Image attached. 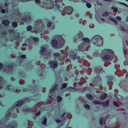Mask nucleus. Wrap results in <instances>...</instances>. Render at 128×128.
<instances>
[{"label": "nucleus", "instance_id": "nucleus-6", "mask_svg": "<svg viewBox=\"0 0 128 128\" xmlns=\"http://www.w3.org/2000/svg\"><path fill=\"white\" fill-rule=\"evenodd\" d=\"M102 52L103 53H105L106 54H109L112 55V58L113 59L114 57V54L112 50L110 49H105Z\"/></svg>", "mask_w": 128, "mask_h": 128}, {"label": "nucleus", "instance_id": "nucleus-57", "mask_svg": "<svg viewBox=\"0 0 128 128\" xmlns=\"http://www.w3.org/2000/svg\"><path fill=\"white\" fill-rule=\"evenodd\" d=\"M126 45H124V46H123V51H124L125 50V47L126 46Z\"/></svg>", "mask_w": 128, "mask_h": 128}, {"label": "nucleus", "instance_id": "nucleus-14", "mask_svg": "<svg viewBox=\"0 0 128 128\" xmlns=\"http://www.w3.org/2000/svg\"><path fill=\"white\" fill-rule=\"evenodd\" d=\"M83 40L84 43L85 44V45L86 46L89 45V40L88 38H83Z\"/></svg>", "mask_w": 128, "mask_h": 128}, {"label": "nucleus", "instance_id": "nucleus-23", "mask_svg": "<svg viewBox=\"0 0 128 128\" xmlns=\"http://www.w3.org/2000/svg\"><path fill=\"white\" fill-rule=\"evenodd\" d=\"M108 80L109 81V82H112V80H113V78L112 76H109L108 77Z\"/></svg>", "mask_w": 128, "mask_h": 128}, {"label": "nucleus", "instance_id": "nucleus-37", "mask_svg": "<svg viewBox=\"0 0 128 128\" xmlns=\"http://www.w3.org/2000/svg\"><path fill=\"white\" fill-rule=\"evenodd\" d=\"M112 9L113 10L114 9V12H117L118 11V9L116 8H114V7H112Z\"/></svg>", "mask_w": 128, "mask_h": 128}, {"label": "nucleus", "instance_id": "nucleus-32", "mask_svg": "<svg viewBox=\"0 0 128 128\" xmlns=\"http://www.w3.org/2000/svg\"><path fill=\"white\" fill-rule=\"evenodd\" d=\"M40 22H38L37 23V25H38V27H39V28H40V26L42 27V22H41V21H40Z\"/></svg>", "mask_w": 128, "mask_h": 128}, {"label": "nucleus", "instance_id": "nucleus-58", "mask_svg": "<svg viewBox=\"0 0 128 128\" xmlns=\"http://www.w3.org/2000/svg\"><path fill=\"white\" fill-rule=\"evenodd\" d=\"M66 112H64L63 114H62L61 117H63L66 114Z\"/></svg>", "mask_w": 128, "mask_h": 128}, {"label": "nucleus", "instance_id": "nucleus-62", "mask_svg": "<svg viewBox=\"0 0 128 128\" xmlns=\"http://www.w3.org/2000/svg\"><path fill=\"white\" fill-rule=\"evenodd\" d=\"M126 21L128 22V16L126 19Z\"/></svg>", "mask_w": 128, "mask_h": 128}, {"label": "nucleus", "instance_id": "nucleus-55", "mask_svg": "<svg viewBox=\"0 0 128 128\" xmlns=\"http://www.w3.org/2000/svg\"><path fill=\"white\" fill-rule=\"evenodd\" d=\"M4 6L6 7H8V3L5 2L4 4Z\"/></svg>", "mask_w": 128, "mask_h": 128}, {"label": "nucleus", "instance_id": "nucleus-26", "mask_svg": "<svg viewBox=\"0 0 128 128\" xmlns=\"http://www.w3.org/2000/svg\"><path fill=\"white\" fill-rule=\"evenodd\" d=\"M46 50V48L44 47H41L40 50V52L41 53H42L44 51Z\"/></svg>", "mask_w": 128, "mask_h": 128}, {"label": "nucleus", "instance_id": "nucleus-59", "mask_svg": "<svg viewBox=\"0 0 128 128\" xmlns=\"http://www.w3.org/2000/svg\"><path fill=\"white\" fill-rule=\"evenodd\" d=\"M7 34V33L6 32H4V33L2 34V36H4L6 35Z\"/></svg>", "mask_w": 128, "mask_h": 128}, {"label": "nucleus", "instance_id": "nucleus-60", "mask_svg": "<svg viewBox=\"0 0 128 128\" xmlns=\"http://www.w3.org/2000/svg\"><path fill=\"white\" fill-rule=\"evenodd\" d=\"M44 28L43 26H42V28H41V30L40 31V32H42L44 30Z\"/></svg>", "mask_w": 128, "mask_h": 128}, {"label": "nucleus", "instance_id": "nucleus-31", "mask_svg": "<svg viewBox=\"0 0 128 128\" xmlns=\"http://www.w3.org/2000/svg\"><path fill=\"white\" fill-rule=\"evenodd\" d=\"M10 67H8V68H9L8 69H6V70H7L8 71L10 72L11 70L13 68V65H10Z\"/></svg>", "mask_w": 128, "mask_h": 128}, {"label": "nucleus", "instance_id": "nucleus-2", "mask_svg": "<svg viewBox=\"0 0 128 128\" xmlns=\"http://www.w3.org/2000/svg\"><path fill=\"white\" fill-rule=\"evenodd\" d=\"M64 43V40L62 37L60 38L58 42L56 39H53L51 42V44L52 47L54 48H57L58 49L62 48Z\"/></svg>", "mask_w": 128, "mask_h": 128}, {"label": "nucleus", "instance_id": "nucleus-19", "mask_svg": "<svg viewBox=\"0 0 128 128\" xmlns=\"http://www.w3.org/2000/svg\"><path fill=\"white\" fill-rule=\"evenodd\" d=\"M93 103L95 104L99 105L102 104V102L98 100H94L93 102Z\"/></svg>", "mask_w": 128, "mask_h": 128}, {"label": "nucleus", "instance_id": "nucleus-9", "mask_svg": "<svg viewBox=\"0 0 128 128\" xmlns=\"http://www.w3.org/2000/svg\"><path fill=\"white\" fill-rule=\"evenodd\" d=\"M109 102L110 100H108L104 102H102V104L103 107H108L109 106Z\"/></svg>", "mask_w": 128, "mask_h": 128}, {"label": "nucleus", "instance_id": "nucleus-20", "mask_svg": "<svg viewBox=\"0 0 128 128\" xmlns=\"http://www.w3.org/2000/svg\"><path fill=\"white\" fill-rule=\"evenodd\" d=\"M16 36H17L14 39L17 41H18L20 40L18 38L20 37V34L19 32H17L16 34Z\"/></svg>", "mask_w": 128, "mask_h": 128}, {"label": "nucleus", "instance_id": "nucleus-29", "mask_svg": "<svg viewBox=\"0 0 128 128\" xmlns=\"http://www.w3.org/2000/svg\"><path fill=\"white\" fill-rule=\"evenodd\" d=\"M113 104L114 106L116 107H118L120 106V105L116 101H114L113 102Z\"/></svg>", "mask_w": 128, "mask_h": 128}, {"label": "nucleus", "instance_id": "nucleus-40", "mask_svg": "<svg viewBox=\"0 0 128 128\" xmlns=\"http://www.w3.org/2000/svg\"><path fill=\"white\" fill-rule=\"evenodd\" d=\"M40 111H38V112H37L35 114V116H36L38 117L40 115Z\"/></svg>", "mask_w": 128, "mask_h": 128}, {"label": "nucleus", "instance_id": "nucleus-64", "mask_svg": "<svg viewBox=\"0 0 128 128\" xmlns=\"http://www.w3.org/2000/svg\"><path fill=\"white\" fill-rule=\"evenodd\" d=\"M101 20L103 22H104L105 21V20L104 18H101Z\"/></svg>", "mask_w": 128, "mask_h": 128}, {"label": "nucleus", "instance_id": "nucleus-27", "mask_svg": "<svg viewBox=\"0 0 128 128\" xmlns=\"http://www.w3.org/2000/svg\"><path fill=\"white\" fill-rule=\"evenodd\" d=\"M67 86V84L66 83H64L63 84L62 87L61 88V90H62L64 88H66Z\"/></svg>", "mask_w": 128, "mask_h": 128}, {"label": "nucleus", "instance_id": "nucleus-42", "mask_svg": "<svg viewBox=\"0 0 128 128\" xmlns=\"http://www.w3.org/2000/svg\"><path fill=\"white\" fill-rule=\"evenodd\" d=\"M20 57L22 59H25L26 58V55H23L20 56Z\"/></svg>", "mask_w": 128, "mask_h": 128}, {"label": "nucleus", "instance_id": "nucleus-18", "mask_svg": "<svg viewBox=\"0 0 128 128\" xmlns=\"http://www.w3.org/2000/svg\"><path fill=\"white\" fill-rule=\"evenodd\" d=\"M107 96V94L106 93H104L100 95V98L101 99H104L106 98Z\"/></svg>", "mask_w": 128, "mask_h": 128}, {"label": "nucleus", "instance_id": "nucleus-41", "mask_svg": "<svg viewBox=\"0 0 128 128\" xmlns=\"http://www.w3.org/2000/svg\"><path fill=\"white\" fill-rule=\"evenodd\" d=\"M120 29L121 30H122L123 31H124V32H125L126 31V30L124 28L123 26L120 27Z\"/></svg>", "mask_w": 128, "mask_h": 128}, {"label": "nucleus", "instance_id": "nucleus-3", "mask_svg": "<svg viewBox=\"0 0 128 128\" xmlns=\"http://www.w3.org/2000/svg\"><path fill=\"white\" fill-rule=\"evenodd\" d=\"M91 42L94 45L100 46L103 44V39L102 37L99 35H96L91 39Z\"/></svg>", "mask_w": 128, "mask_h": 128}, {"label": "nucleus", "instance_id": "nucleus-51", "mask_svg": "<svg viewBox=\"0 0 128 128\" xmlns=\"http://www.w3.org/2000/svg\"><path fill=\"white\" fill-rule=\"evenodd\" d=\"M122 114L125 116H126L127 114V113L126 112H122Z\"/></svg>", "mask_w": 128, "mask_h": 128}, {"label": "nucleus", "instance_id": "nucleus-16", "mask_svg": "<svg viewBox=\"0 0 128 128\" xmlns=\"http://www.w3.org/2000/svg\"><path fill=\"white\" fill-rule=\"evenodd\" d=\"M84 44H81L78 46V50L79 51H82L84 50H85V46L84 47H82V46Z\"/></svg>", "mask_w": 128, "mask_h": 128}, {"label": "nucleus", "instance_id": "nucleus-25", "mask_svg": "<svg viewBox=\"0 0 128 128\" xmlns=\"http://www.w3.org/2000/svg\"><path fill=\"white\" fill-rule=\"evenodd\" d=\"M47 122V119L46 118H45L43 122H42V124L44 125H46Z\"/></svg>", "mask_w": 128, "mask_h": 128}, {"label": "nucleus", "instance_id": "nucleus-21", "mask_svg": "<svg viewBox=\"0 0 128 128\" xmlns=\"http://www.w3.org/2000/svg\"><path fill=\"white\" fill-rule=\"evenodd\" d=\"M57 102H59L62 100V98L60 96H58L57 97Z\"/></svg>", "mask_w": 128, "mask_h": 128}, {"label": "nucleus", "instance_id": "nucleus-30", "mask_svg": "<svg viewBox=\"0 0 128 128\" xmlns=\"http://www.w3.org/2000/svg\"><path fill=\"white\" fill-rule=\"evenodd\" d=\"M84 107L87 109H90V106L88 104H84Z\"/></svg>", "mask_w": 128, "mask_h": 128}, {"label": "nucleus", "instance_id": "nucleus-12", "mask_svg": "<svg viewBox=\"0 0 128 128\" xmlns=\"http://www.w3.org/2000/svg\"><path fill=\"white\" fill-rule=\"evenodd\" d=\"M69 57L73 60H74L76 58V53H75V54H69Z\"/></svg>", "mask_w": 128, "mask_h": 128}, {"label": "nucleus", "instance_id": "nucleus-36", "mask_svg": "<svg viewBox=\"0 0 128 128\" xmlns=\"http://www.w3.org/2000/svg\"><path fill=\"white\" fill-rule=\"evenodd\" d=\"M3 84V81L2 80V78L1 76H0V85H2Z\"/></svg>", "mask_w": 128, "mask_h": 128}, {"label": "nucleus", "instance_id": "nucleus-1", "mask_svg": "<svg viewBox=\"0 0 128 128\" xmlns=\"http://www.w3.org/2000/svg\"><path fill=\"white\" fill-rule=\"evenodd\" d=\"M94 70L96 74H96L97 76L92 78V80H93L92 82L94 86H99L102 84L101 78L100 75L101 73L104 72V71L100 66L98 68H95Z\"/></svg>", "mask_w": 128, "mask_h": 128}, {"label": "nucleus", "instance_id": "nucleus-15", "mask_svg": "<svg viewBox=\"0 0 128 128\" xmlns=\"http://www.w3.org/2000/svg\"><path fill=\"white\" fill-rule=\"evenodd\" d=\"M108 19L109 20H111L113 22H114L116 25H117L118 24V22L114 18H112L111 16H109L108 17Z\"/></svg>", "mask_w": 128, "mask_h": 128}, {"label": "nucleus", "instance_id": "nucleus-46", "mask_svg": "<svg viewBox=\"0 0 128 128\" xmlns=\"http://www.w3.org/2000/svg\"><path fill=\"white\" fill-rule=\"evenodd\" d=\"M52 24V22H50L47 25V26L48 27H50L51 26Z\"/></svg>", "mask_w": 128, "mask_h": 128}, {"label": "nucleus", "instance_id": "nucleus-28", "mask_svg": "<svg viewBox=\"0 0 128 128\" xmlns=\"http://www.w3.org/2000/svg\"><path fill=\"white\" fill-rule=\"evenodd\" d=\"M53 55L54 56H57L58 58L60 56V54L58 52L54 53Z\"/></svg>", "mask_w": 128, "mask_h": 128}, {"label": "nucleus", "instance_id": "nucleus-61", "mask_svg": "<svg viewBox=\"0 0 128 128\" xmlns=\"http://www.w3.org/2000/svg\"><path fill=\"white\" fill-rule=\"evenodd\" d=\"M58 2V0H55L54 2L56 4H57V3Z\"/></svg>", "mask_w": 128, "mask_h": 128}, {"label": "nucleus", "instance_id": "nucleus-54", "mask_svg": "<svg viewBox=\"0 0 128 128\" xmlns=\"http://www.w3.org/2000/svg\"><path fill=\"white\" fill-rule=\"evenodd\" d=\"M78 84L80 86H82V83L80 82H78Z\"/></svg>", "mask_w": 128, "mask_h": 128}, {"label": "nucleus", "instance_id": "nucleus-34", "mask_svg": "<svg viewBox=\"0 0 128 128\" xmlns=\"http://www.w3.org/2000/svg\"><path fill=\"white\" fill-rule=\"evenodd\" d=\"M108 15V12L106 11L103 14H102V16H107Z\"/></svg>", "mask_w": 128, "mask_h": 128}, {"label": "nucleus", "instance_id": "nucleus-22", "mask_svg": "<svg viewBox=\"0 0 128 128\" xmlns=\"http://www.w3.org/2000/svg\"><path fill=\"white\" fill-rule=\"evenodd\" d=\"M12 26L14 28L17 27L18 26V23L16 22H13L12 23Z\"/></svg>", "mask_w": 128, "mask_h": 128}, {"label": "nucleus", "instance_id": "nucleus-44", "mask_svg": "<svg viewBox=\"0 0 128 128\" xmlns=\"http://www.w3.org/2000/svg\"><path fill=\"white\" fill-rule=\"evenodd\" d=\"M44 70L43 69H41V68H40V69H39V72H40V73H42L43 72V70Z\"/></svg>", "mask_w": 128, "mask_h": 128}, {"label": "nucleus", "instance_id": "nucleus-17", "mask_svg": "<svg viewBox=\"0 0 128 128\" xmlns=\"http://www.w3.org/2000/svg\"><path fill=\"white\" fill-rule=\"evenodd\" d=\"M24 103V101L23 100H22L17 103L15 105V106L18 107L21 106Z\"/></svg>", "mask_w": 128, "mask_h": 128}, {"label": "nucleus", "instance_id": "nucleus-49", "mask_svg": "<svg viewBox=\"0 0 128 128\" xmlns=\"http://www.w3.org/2000/svg\"><path fill=\"white\" fill-rule=\"evenodd\" d=\"M52 94H51V95H49L48 96V97L49 98L53 99L52 98Z\"/></svg>", "mask_w": 128, "mask_h": 128}, {"label": "nucleus", "instance_id": "nucleus-7", "mask_svg": "<svg viewBox=\"0 0 128 128\" xmlns=\"http://www.w3.org/2000/svg\"><path fill=\"white\" fill-rule=\"evenodd\" d=\"M111 56L110 55L106 54L104 56L103 59L104 61L111 60L112 59H110Z\"/></svg>", "mask_w": 128, "mask_h": 128}, {"label": "nucleus", "instance_id": "nucleus-53", "mask_svg": "<svg viewBox=\"0 0 128 128\" xmlns=\"http://www.w3.org/2000/svg\"><path fill=\"white\" fill-rule=\"evenodd\" d=\"M3 66V64L0 62V70L2 69Z\"/></svg>", "mask_w": 128, "mask_h": 128}, {"label": "nucleus", "instance_id": "nucleus-39", "mask_svg": "<svg viewBox=\"0 0 128 128\" xmlns=\"http://www.w3.org/2000/svg\"><path fill=\"white\" fill-rule=\"evenodd\" d=\"M86 6L88 8H90L91 6V4L90 3H86Z\"/></svg>", "mask_w": 128, "mask_h": 128}, {"label": "nucleus", "instance_id": "nucleus-5", "mask_svg": "<svg viewBox=\"0 0 128 128\" xmlns=\"http://www.w3.org/2000/svg\"><path fill=\"white\" fill-rule=\"evenodd\" d=\"M58 60H54L52 61L49 64L50 66L53 69H54L57 68L58 66Z\"/></svg>", "mask_w": 128, "mask_h": 128}, {"label": "nucleus", "instance_id": "nucleus-11", "mask_svg": "<svg viewBox=\"0 0 128 128\" xmlns=\"http://www.w3.org/2000/svg\"><path fill=\"white\" fill-rule=\"evenodd\" d=\"M86 97L88 99L92 100L94 99V96L91 94H86Z\"/></svg>", "mask_w": 128, "mask_h": 128}, {"label": "nucleus", "instance_id": "nucleus-13", "mask_svg": "<svg viewBox=\"0 0 128 128\" xmlns=\"http://www.w3.org/2000/svg\"><path fill=\"white\" fill-rule=\"evenodd\" d=\"M105 120L103 116H101L99 122V123L102 126H104V123L103 122H105Z\"/></svg>", "mask_w": 128, "mask_h": 128}, {"label": "nucleus", "instance_id": "nucleus-47", "mask_svg": "<svg viewBox=\"0 0 128 128\" xmlns=\"http://www.w3.org/2000/svg\"><path fill=\"white\" fill-rule=\"evenodd\" d=\"M55 121L56 122V123H60L61 122V120H58V119H56L55 120Z\"/></svg>", "mask_w": 128, "mask_h": 128}, {"label": "nucleus", "instance_id": "nucleus-38", "mask_svg": "<svg viewBox=\"0 0 128 128\" xmlns=\"http://www.w3.org/2000/svg\"><path fill=\"white\" fill-rule=\"evenodd\" d=\"M33 40L34 41L36 42H38V38L37 37H34V38H33Z\"/></svg>", "mask_w": 128, "mask_h": 128}, {"label": "nucleus", "instance_id": "nucleus-24", "mask_svg": "<svg viewBox=\"0 0 128 128\" xmlns=\"http://www.w3.org/2000/svg\"><path fill=\"white\" fill-rule=\"evenodd\" d=\"M32 27L31 26H27L26 30L28 31H30L32 30Z\"/></svg>", "mask_w": 128, "mask_h": 128}, {"label": "nucleus", "instance_id": "nucleus-56", "mask_svg": "<svg viewBox=\"0 0 128 128\" xmlns=\"http://www.w3.org/2000/svg\"><path fill=\"white\" fill-rule=\"evenodd\" d=\"M40 0H35V2L37 4L39 3Z\"/></svg>", "mask_w": 128, "mask_h": 128}, {"label": "nucleus", "instance_id": "nucleus-63", "mask_svg": "<svg viewBox=\"0 0 128 128\" xmlns=\"http://www.w3.org/2000/svg\"><path fill=\"white\" fill-rule=\"evenodd\" d=\"M76 58L78 60H79L80 58V56H77Z\"/></svg>", "mask_w": 128, "mask_h": 128}, {"label": "nucleus", "instance_id": "nucleus-4", "mask_svg": "<svg viewBox=\"0 0 128 128\" xmlns=\"http://www.w3.org/2000/svg\"><path fill=\"white\" fill-rule=\"evenodd\" d=\"M54 7L56 10L59 9V11L60 12L64 11L66 14L68 15L71 14L73 10V8L69 6L65 7L64 8H63L62 7H60V6L58 4H55Z\"/></svg>", "mask_w": 128, "mask_h": 128}, {"label": "nucleus", "instance_id": "nucleus-8", "mask_svg": "<svg viewBox=\"0 0 128 128\" xmlns=\"http://www.w3.org/2000/svg\"><path fill=\"white\" fill-rule=\"evenodd\" d=\"M80 36L79 34H76L74 36V38H75L74 40L75 42H76V40H81V36Z\"/></svg>", "mask_w": 128, "mask_h": 128}, {"label": "nucleus", "instance_id": "nucleus-52", "mask_svg": "<svg viewBox=\"0 0 128 128\" xmlns=\"http://www.w3.org/2000/svg\"><path fill=\"white\" fill-rule=\"evenodd\" d=\"M69 88L70 89H72L73 90H76V88H74L72 87H70Z\"/></svg>", "mask_w": 128, "mask_h": 128}, {"label": "nucleus", "instance_id": "nucleus-48", "mask_svg": "<svg viewBox=\"0 0 128 128\" xmlns=\"http://www.w3.org/2000/svg\"><path fill=\"white\" fill-rule=\"evenodd\" d=\"M1 10V12L3 14H4L6 12V11L4 9H2Z\"/></svg>", "mask_w": 128, "mask_h": 128}, {"label": "nucleus", "instance_id": "nucleus-43", "mask_svg": "<svg viewBox=\"0 0 128 128\" xmlns=\"http://www.w3.org/2000/svg\"><path fill=\"white\" fill-rule=\"evenodd\" d=\"M116 19L118 21H120L121 20V18L120 16H117L116 17Z\"/></svg>", "mask_w": 128, "mask_h": 128}, {"label": "nucleus", "instance_id": "nucleus-10", "mask_svg": "<svg viewBox=\"0 0 128 128\" xmlns=\"http://www.w3.org/2000/svg\"><path fill=\"white\" fill-rule=\"evenodd\" d=\"M2 23L3 24L6 26H8L10 24V22L8 20H3Z\"/></svg>", "mask_w": 128, "mask_h": 128}, {"label": "nucleus", "instance_id": "nucleus-50", "mask_svg": "<svg viewBox=\"0 0 128 128\" xmlns=\"http://www.w3.org/2000/svg\"><path fill=\"white\" fill-rule=\"evenodd\" d=\"M57 89V88L54 86L53 88V92L54 91L56 90Z\"/></svg>", "mask_w": 128, "mask_h": 128}, {"label": "nucleus", "instance_id": "nucleus-33", "mask_svg": "<svg viewBox=\"0 0 128 128\" xmlns=\"http://www.w3.org/2000/svg\"><path fill=\"white\" fill-rule=\"evenodd\" d=\"M27 18L26 17V16L25 17H23L22 18V21L24 22H26L27 21Z\"/></svg>", "mask_w": 128, "mask_h": 128}, {"label": "nucleus", "instance_id": "nucleus-45", "mask_svg": "<svg viewBox=\"0 0 128 128\" xmlns=\"http://www.w3.org/2000/svg\"><path fill=\"white\" fill-rule=\"evenodd\" d=\"M22 91L24 92H27L28 91V89L27 88H23L22 90Z\"/></svg>", "mask_w": 128, "mask_h": 128}, {"label": "nucleus", "instance_id": "nucleus-35", "mask_svg": "<svg viewBox=\"0 0 128 128\" xmlns=\"http://www.w3.org/2000/svg\"><path fill=\"white\" fill-rule=\"evenodd\" d=\"M8 32H9L11 34H13L14 33V30L11 29L9 30Z\"/></svg>", "mask_w": 128, "mask_h": 128}]
</instances>
